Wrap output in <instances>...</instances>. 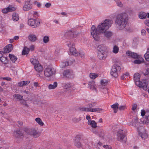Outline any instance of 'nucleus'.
Segmentation results:
<instances>
[{
  "label": "nucleus",
  "instance_id": "nucleus-15",
  "mask_svg": "<svg viewBox=\"0 0 149 149\" xmlns=\"http://www.w3.org/2000/svg\"><path fill=\"white\" fill-rule=\"evenodd\" d=\"M28 23L29 25L33 28H35L37 26V24L36 23L35 19L31 18L28 19Z\"/></svg>",
  "mask_w": 149,
  "mask_h": 149
},
{
  "label": "nucleus",
  "instance_id": "nucleus-20",
  "mask_svg": "<svg viewBox=\"0 0 149 149\" xmlns=\"http://www.w3.org/2000/svg\"><path fill=\"white\" fill-rule=\"evenodd\" d=\"M30 82L29 81H22L18 82L17 86L19 87H22L24 86H26Z\"/></svg>",
  "mask_w": 149,
  "mask_h": 149
},
{
  "label": "nucleus",
  "instance_id": "nucleus-23",
  "mask_svg": "<svg viewBox=\"0 0 149 149\" xmlns=\"http://www.w3.org/2000/svg\"><path fill=\"white\" fill-rule=\"evenodd\" d=\"M118 103H116L111 106V107L113 109L114 113H117L118 108Z\"/></svg>",
  "mask_w": 149,
  "mask_h": 149
},
{
  "label": "nucleus",
  "instance_id": "nucleus-45",
  "mask_svg": "<svg viewBox=\"0 0 149 149\" xmlns=\"http://www.w3.org/2000/svg\"><path fill=\"white\" fill-rule=\"evenodd\" d=\"M101 91L104 93L106 94L108 92V89L105 87H102L101 86L100 87Z\"/></svg>",
  "mask_w": 149,
  "mask_h": 149
},
{
  "label": "nucleus",
  "instance_id": "nucleus-54",
  "mask_svg": "<svg viewBox=\"0 0 149 149\" xmlns=\"http://www.w3.org/2000/svg\"><path fill=\"white\" fill-rule=\"evenodd\" d=\"M3 80H6L8 81H11L12 80V79L9 77H2V81Z\"/></svg>",
  "mask_w": 149,
  "mask_h": 149
},
{
  "label": "nucleus",
  "instance_id": "nucleus-17",
  "mask_svg": "<svg viewBox=\"0 0 149 149\" xmlns=\"http://www.w3.org/2000/svg\"><path fill=\"white\" fill-rule=\"evenodd\" d=\"M140 121L146 125H149V112H147L145 119L143 120V118H141L140 119Z\"/></svg>",
  "mask_w": 149,
  "mask_h": 149
},
{
  "label": "nucleus",
  "instance_id": "nucleus-43",
  "mask_svg": "<svg viewBox=\"0 0 149 149\" xmlns=\"http://www.w3.org/2000/svg\"><path fill=\"white\" fill-rule=\"evenodd\" d=\"M146 60L148 61H149V48L147 49L146 52L144 55Z\"/></svg>",
  "mask_w": 149,
  "mask_h": 149
},
{
  "label": "nucleus",
  "instance_id": "nucleus-62",
  "mask_svg": "<svg viewBox=\"0 0 149 149\" xmlns=\"http://www.w3.org/2000/svg\"><path fill=\"white\" fill-rule=\"evenodd\" d=\"M126 53L128 56L131 57L132 55V52L130 51H127L126 52Z\"/></svg>",
  "mask_w": 149,
  "mask_h": 149
},
{
  "label": "nucleus",
  "instance_id": "nucleus-18",
  "mask_svg": "<svg viewBox=\"0 0 149 149\" xmlns=\"http://www.w3.org/2000/svg\"><path fill=\"white\" fill-rule=\"evenodd\" d=\"M28 38L29 41L32 42H36L37 39V38L36 35L33 34H29L28 37Z\"/></svg>",
  "mask_w": 149,
  "mask_h": 149
},
{
  "label": "nucleus",
  "instance_id": "nucleus-34",
  "mask_svg": "<svg viewBox=\"0 0 149 149\" xmlns=\"http://www.w3.org/2000/svg\"><path fill=\"white\" fill-rule=\"evenodd\" d=\"M30 62L32 64L34 65V66H35V65H37L39 63V62L38 60L33 58H31V59Z\"/></svg>",
  "mask_w": 149,
  "mask_h": 149
},
{
  "label": "nucleus",
  "instance_id": "nucleus-31",
  "mask_svg": "<svg viewBox=\"0 0 149 149\" xmlns=\"http://www.w3.org/2000/svg\"><path fill=\"white\" fill-rule=\"evenodd\" d=\"M102 109L97 108H90V112H100L102 110Z\"/></svg>",
  "mask_w": 149,
  "mask_h": 149
},
{
  "label": "nucleus",
  "instance_id": "nucleus-33",
  "mask_svg": "<svg viewBox=\"0 0 149 149\" xmlns=\"http://www.w3.org/2000/svg\"><path fill=\"white\" fill-rule=\"evenodd\" d=\"M147 14L146 13L143 12H141L139 15V17L141 19H144L146 18Z\"/></svg>",
  "mask_w": 149,
  "mask_h": 149
},
{
  "label": "nucleus",
  "instance_id": "nucleus-41",
  "mask_svg": "<svg viewBox=\"0 0 149 149\" xmlns=\"http://www.w3.org/2000/svg\"><path fill=\"white\" fill-rule=\"evenodd\" d=\"M8 9V12H12L15 10L16 8L11 6H9L8 7H7Z\"/></svg>",
  "mask_w": 149,
  "mask_h": 149
},
{
  "label": "nucleus",
  "instance_id": "nucleus-11",
  "mask_svg": "<svg viewBox=\"0 0 149 149\" xmlns=\"http://www.w3.org/2000/svg\"><path fill=\"white\" fill-rule=\"evenodd\" d=\"M28 134L34 138H37L40 136L37 128H32L29 131Z\"/></svg>",
  "mask_w": 149,
  "mask_h": 149
},
{
  "label": "nucleus",
  "instance_id": "nucleus-29",
  "mask_svg": "<svg viewBox=\"0 0 149 149\" xmlns=\"http://www.w3.org/2000/svg\"><path fill=\"white\" fill-rule=\"evenodd\" d=\"M108 83V81L107 80L105 79H102L100 81L101 86L100 87L102 86V87H105Z\"/></svg>",
  "mask_w": 149,
  "mask_h": 149
},
{
  "label": "nucleus",
  "instance_id": "nucleus-63",
  "mask_svg": "<svg viewBox=\"0 0 149 149\" xmlns=\"http://www.w3.org/2000/svg\"><path fill=\"white\" fill-rule=\"evenodd\" d=\"M104 148H106V149H111V146L108 145H104L103 146Z\"/></svg>",
  "mask_w": 149,
  "mask_h": 149
},
{
  "label": "nucleus",
  "instance_id": "nucleus-19",
  "mask_svg": "<svg viewBox=\"0 0 149 149\" xmlns=\"http://www.w3.org/2000/svg\"><path fill=\"white\" fill-rule=\"evenodd\" d=\"M13 49V47L12 44L8 45L4 48V52L6 53H8L10 52Z\"/></svg>",
  "mask_w": 149,
  "mask_h": 149
},
{
  "label": "nucleus",
  "instance_id": "nucleus-40",
  "mask_svg": "<svg viewBox=\"0 0 149 149\" xmlns=\"http://www.w3.org/2000/svg\"><path fill=\"white\" fill-rule=\"evenodd\" d=\"M14 97L16 98L17 100L20 101L22 99L23 96L21 95L17 94H15L13 95Z\"/></svg>",
  "mask_w": 149,
  "mask_h": 149
},
{
  "label": "nucleus",
  "instance_id": "nucleus-60",
  "mask_svg": "<svg viewBox=\"0 0 149 149\" xmlns=\"http://www.w3.org/2000/svg\"><path fill=\"white\" fill-rule=\"evenodd\" d=\"M103 48L102 45H99L97 47V49L99 50V51H103Z\"/></svg>",
  "mask_w": 149,
  "mask_h": 149
},
{
  "label": "nucleus",
  "instance_id": "nucleus-30",
  "mask_svg": "<svg viewBox=\"0 0 149 149\" xmlns=\"http://www.w3.org/2000/svg\"><path fill=\"white\" fill-rule=\"evenodd\" d=\"M31 14H33V17L36 19L38 17V13L37 12H34L33 11H31L29 12V14L31 15Z\"/></svg>",
  "mask_w": 149,
  "mask_h": 149
},
{
  "label": "nucleus",
  "instance_id": "nucleus-46",
  "mask_svg": "<svg viewBox=\"0 0 149 149\" xmlns=\"http://www.w3.org/2000/svg\"><path fill=\"white\" fill-rule=\"evenodd\" d=\"M147 112H149V109H147L146 111H145L144 110H142L141 111V115L142 116H143L145 115V116L146 115Z\"/></svg>",
  "mask_w": 149,
  "mask_h": 149
},
{
  "label": "nucleus",
  "instance_id": "nucleus-27",
  "mask_svg": "<svg viewBox=\"0 0 149 149\" xmlns=\"http://www.w3.org/2000/svg\"><path fill=\"white\" fill-rule=\"evenodd\" d=\"M42 40L44 43L47 44L49 41V36L47 35L44 36L43 37Z\"/></svg>",
  "mask_w": 149,
  "mask_h": 149
},
{
  "label": "nucleus",
  "instance_id": "nucleus-32",
  "mask_svg": "<svg viewBox=\"0 0 149 149\" xmlns=\"http://www.w3.org/2000/svg\"><path fill=\"white\" fill-rule=\"evenodd\" d=\"M36 122L40 125L43 126L44 125V123L39 118H37L35 119Z\"/></svg>",
  "mask_w": 149,
  "mask_h": 149
},
{
  "label": "nucleus",
  "instance_id": "nucleus-37",
  "mask_svg": "<svg viewBox=\"0 0 149 149\" xmlns=\"http://www.w3.org/2000/svg\"><path fill=\"white\" fill-rule=\"evenodd\" d=\"M119 48L118 46L116 45L114 46L112 52L113 53L115 54L118 53L119 52Z\"/></svg>",
  "mask_w": 149,
  "mask_h": 149
},
{
  "label": "nucleus",
  "instance_id": "nucleus-3",
  "mask_svg": "<svg viewBox=\"0 0 149 149\" xmlns=\"http://www.w3.org/2000/svg\"><path fill=\"white\" fill-rule=\"evenodd\" d=\"M140 76L138 73H136L134 76V78L136 85L139 87H142L144 90L147 89V84L146 80L142 82L139 80Z\"/></svg>",
  "mask_w": 149,
  "mask_h": 149
},
{
  "label": "nucleus",
  "instance_id": "nucleus-21",
  "mask_svg": "<svg viewBox=\"0 0 149 149\" xmlns=\"http://www.w3.org/2000/svg\"><path fill=\"white\" fill-rule=\"evenodd\" d=\"M79 33V32H72V31H69L66 33L67 35H69L71 37L75 38L77 37V35Z\"/></svg>",
  "mask_w": 149,
  "mask_h": 149
},
{
  "label": "nucleus",
  "instance_id": "nucleus-13",
  "mask_svg": "<svg viewBox=\"0 0 149 149\" xmlns=\"http://www.w3.org/2000/svg\"><path fill=\"white\" fill-rule=\"evenodd\" d=\"M34 68L35 70L39 73V75L40 77H42L43 76L41 75V73L42 72L43 70V68L40 64L39 63L37 65H35Z\"/></svg>",
  "mask_w": 149,
  "mask_h": 149
},
{
  "label": "nucleus",
  "instance_id": "nucleus-53",
  "mask_svg": "<svg viewBox=\"0 0 149 149\" xmlns=\"http://www.w3.org/2000/svg\"><path fill=\"white\" fill-rule=\"evenodd\" d=\"M97 104V103L96 102H93L89 104V108H92L93 107L95 106Z\"/></svg>",
  "mask_w": 149,
  "mask_h": 149
},
{
  "label": "nucleus",
  "instance_id": "nucleus-2",
  "mask_svg": "<svg viewBox=\"0 0 149 149\" xmlns=\"http://www.w3.org/2000/svg\"><path fill=\"white\" fill-rule=\"evenodd\" d=\"M113 22L111 20L106 19L100 24L97 26V29L100 33H103L111 26Z\"/></svg>",
  "mask_w": 149,
  "mask_h": 149
},
{
  "label": "nucleus",
  "instance_id": "nucleus-9",
  "mask_svg": "<svg viewBox=\"0 0 149 149\" xmlns=\"http://www.w3.org/2000/svg\"><path fill=\"white\" fill-rule=\"evenodd\" d=\"M117 139L118 141L125 142L126 139L123 130H119L117 133Z\"/></svg>",
  "mask_w": 149,
  "mask_h": 149
},
{
  "label": "nucleus",
  "instance_id": "nucleus-1",
  "mask_svg": "<svg viewBox=\"0 0 149 149\" xmlns=\"http://www.w3.org/2000/svg\"><path fill=\"white\" fill-rule=\"evenodd\" d=\"M128 20V16L126 13L118 14L116 17L115 23L119 30L123 29L126 26Z\"/></svg>",
  "mask_w": 149,
  "mask_h": 149
},
{
  "label": "nucleus",
  "instance_id": "nucleus-26",
  "mask_svg": "<svg viewBox=\"0 0 149 149\" xmlns=\"http://www.w3.org/2000/svg\"><path fill=\"white\" fill-rule=\"evenodd\" d=\"M14 135L16 138H19L20 136L23 135L22 134L21 132L19 130H17L14 132Z\"/></svg>",
  "mask_w": 149,
  "mask_h": 149
},
{
  "label": "nucleus",
  "instance_id": "nucleus-24",
  "mask_svg": "<svg viewBox=\"0 0 149 149\" xmlns=\"http://www.w3.org/2000/svg\"><path fill=\"white\" fill-rule=\"evenodd\" d=\"M104 33V36L107 38H109L113 35L111 31H106Z\"/></svg>",
  "mask_w": 149,
  "mask_h": 149
},
{
  "label": "nucleus",
  "instance_id": "nucleus-7",
  "mask_svg": "<svg viewBox=\"0 0 149 149\" xmlns=\"http://www.w3.org/2000/svg\"><path fill=\"white\" fill-rule=\"evenodd\" d=\"M138 130L139 135L141 138L145 139L148 137V134L146 130L143 126L138 128Z\"/></svg>",
  "mask_w": 149,
  "mask_h": 149
},
{
  "label": "nucleus",
  "instance_id": "nucleus-25",
  "mask_svg": "<svg viewBox=\"0 0 149 149\" xmlns=\"http://www.w3.org/2000/svg\"><path fill=\"white\" fill-rule=\"evenodd\" d=\"M57 83L56 82H54L53 84H50L48 86L49 89H54L57 86Z\"/></svg>",
  "mask_w": 149,
  "mask_h": 149
},
{
  "label": "nucleus",
  "instance_id": "nucleus-48",
  "mask_svg": "<svg viewBox=\"0 0 149 149\" xmlns=\"http://www.w3.org/2000/svg\"><path fill=\"white\" fill-rule=\"evenodd\" d=\"M78 54L77 56H80L82 58H84V57L85 54L82 51H80L79 52H78Z\"/></svg>",
  "mask_w": 149,
  "mask_h": 149
},
{
  "label": "nucleus",
  "instance_id": "nucleus-44",
  "mask_svg": "<svg viewBox=\"0 0 149 149\" xmlns=\"http://www.w3.org/2000/svg\"><path fill=\"white\" fill-rule=\"evenodd\" d=\"M89 76L91 79H95L98 76V74L94 73H91Z\"/></svg>",
  "mask_w": 149,
  "mask_h": 149
},
{
  "label": "nucleus",
  "instance_id": "nucleus-50",
  "mask_svg": "<svg viewBox=\"0 0 149 149\" xmlns=\"http://www.w3.org/2000/svg\"><path fill=\"white\" fill-rule=\"evenodd\" d=\"M138 43V41L137 39L134 38L133 41L132 45L134 46H136Z\"/></svg>",
  "mask_w": 149,
  "mask_h": 149
},
{
  "label": "nucleus",
  "instance_id": "nucleus-38",
  "mask_svg": "<svg viewBox=\"0 0 149 149\" xmlns=\"http://www.w3.org/2000/svg\"><path fill=\"white\" fill-rule=\"evenodd\" d=\"M9 56L10 60L13 62H15L17 59V57L14 55L10 54H9Z\"/></svg>",
  "mask_w": 149,
  "mask_h": 149
},
{
  "label": "nucleus",
  "instance_id": "nucleus-52",
  "mask_svg": "<svg viewBox=\"0 0 149 149\" xmlns=\"http://www.w3.org/2000/svg\"><path fill=\"white\" fill-rule=\"evenodd\" d=\"M138 55L136 53L132 52V55L131 58H136L138 57Z\"/></svg>",
  "mask_w": 149,
  "mask_h": 149
},
{
  "label": "nucleus",
  "instance_id": "nucleus-22",
  "mask_svg": "<svg viewBox=\"0 0 149 149\" xmlns=\"http://www.w3.org/2000/svg\"><path fill=\"white\" fill-rule=\"evenodd\" d=\"M75 145L77 147H80L81 146V143L79 142V139L77 137H76L74 141Z\"/></svg>",
  "mask_w": 149,
  "mask_h": 149
},
{
  "label": "nucleus",
  "instance_id": "nucleus-39",
  "mask_svg": "<svg viewBox=\"0 0 149 149\" xmlns=\"http://www.w3.org/2000/svg\"><path fill=\"white\" fill-rule=\"evenodd\" d=\"M30 51V49L29 48H27L24 47L22 52V54L25 55L28 54Z\"/></svg>",
  "mask_w": 149,
  "mask_h": 149
},
{
  "label": "nucleus",
  "instance_id": "nucleus-58",
  "mask_svg": "<svg viewBox=\"0 0 149 149\" xmlns=\"http://www.w3.org/2000/svg\"><path fill=\"white\" fill-rule=\"evenodd\" d=\"M1 11H2V12L3 13H4V14L7 13H8V9L7 8L3 9Z\"/></svg>",
  "mask_w": 149,
  "mask_h": 149
},
{
  "label": "nucleus",
  "instance_id": "nucleus-59",
  "mask_svg": "<svg viewBox=\"0 0 149 149\" xmlns=\"http://www.w3.org/2000/svg\"><path fill=\"white\" fill-rule=\"evenodd\" d=\"M134 63L135 64H139L141 63H142V62L141 61L139 60H136L134 61Z\"/></svg>",
  "mask_w": 149,
  "mask_h": 149
},
{
  "label": "nucleus",
  "instance_id": "nucleus-36",
  "mask_svg": "<svg viewBox=\"0 0 149 149\" xmlns=\"http://www.w3.org/2000/svg\"><path fill=\"white\" fill-rule=\"evenodd\" d=\"M88 124L90 125L91 127L93 128H95L97 127V123L94 120H91Z\"/></svg>",
  "mask_w": 149,
  "mask_h": 149
},
{
  "label": "nucleus",
  "instance_id": "nucleus-51",
  "mask_svg": "<svg viewBox=\"0 0 149 149\" xmlns=\"http://www.w3.org/2000/svg\"><path fill=\"white\" fill-rule=\"evenodd\" d=\"M71 87V85L70 84H67L65 86V89H67V90H70Z\"/></svg>",
  "mask_w": 149,
  "mask_h": 149
},
{
  "label": "nucleus",
  "instance_id": "nucleus-5",
  "mask_svg": "<svg viewBox=\"0 0 149 149\" xmlns=\"http://www.w3.org/2000/svg\"><path fill=\"white\" fill-rule=\"evenodd\" d=\"M121 69L120 65L117 64H115L112 67L110 72L111 75L113 77H117L118 76V72L120 71Z\"/></svg>",
  "mask_w": 149,
  "mask_h": 149
},
{
  "label": "nucleus",
  "instance_id": "nucleus-12",
  "mask_svg": "<svg viewBox=\"0 0 149 149\" xmlns=\"http://www.w3.org/2000/svg\"><path fill=\"white\" fill-rule=\"evenodd\" d=\"M64 77L67 78H72L74 77V74L72 70H68L64 71L63 73Z\"/></svg>",
  "mask_w": 149,
  "mask_h": 149
},
{
  "label": "nucleus",
  "instance_id": "nucleus-42",
  "mask_svg": "<svg viewBox=\"0 0 149 149\" xmlns=\"http://www.w3.org/2000/svg\"><path fill=\"white\" fill-rule=\"evenodd\" d=\"M116 4L117 5L120 7L123 6V5L122 3L120 0H114Z\"/></svg>",
  "mask_w": 149,
  "mask_h": 149
},
{
  "label": "nucleus",
  "instance_id": "nucleus-4",
  "mask_svg": "<svg viewBox=\"0 0 149 149\" xmlns=\"http://www.w3.org/2000/svg\"><path fill=\"white\" fill-rule=\"evenodd\" d=\"M91 35L95 40L98 41L100 40L99 35L100 33L98 32L97 27L96 28L94 25H93L91 28Z\"/></svg>",
  "mask_w": 149,
  "mask_h": 149
},
{
  "label": "nucleus",
  "instance_id": "nucleus-35",
  "mask_svg": "<svg viewBox=\"0 0 149 149\" xmlns=\"http://www.w3.org/2000/svg\"><path fill=\"white\" fill-rule=\"evenodd\" d=\"M138 119L136 118L132 122V125L135 127L137 126L139 124L138 123Z\"/></svg>",
  "mask_w": 149,
  "mask_h": 149
},
{
  "label": "nucleus",
  "instance_id": "nucleus-28",
  "mask_svg": "<svg viewBox=\"0 0 149 149\" xmlns=\"http://www.w3.org/2000/svg\"><path fill=\"white\" fill-rule=\"evenodd\" d=\"M13 20L14 21H18L19 19V16L18 14L16 13H14L12 15Z\"/></svg>",
  "mask_w": 149,
  "mask_h": 149
},
{
  "label": "nucleus",
  "instance_id": "nucleus-56",
  "mask_svg": "<svg viewBox=\"0 0 149 149\" xmlns=\"http://www.w3.org/2000/svg\"><path fill=\"white\" fill-rule=\"evenodd\" d=\"M35 5H37L38 7H40L41 6V5L40 3L39 2H38L36 1H34L33 3Z\"/></svg>",
  "mask_w": 149,
  "mask_h": 149
},
{
  "label": "nucleus",
  "instance_id": "nucleus-6",
  "mask_svg": "<svg viewBox=\"0 0 149 149\" xmlns=\"http://www.w3.org/2000/svg\"><path fill=\"white\" fill-rule=\"evenodd\" d=\"M44 72L45 76L49 77L55 73V71L54 68L48 66L45 69Z\"/></svg>",
  "mask_w": 149,
  "mask_h": 149
},
{
  "label": "nucleus",
  "instance_id": "nucleus-14",
  "mask_svg": "<svg viewBox=\"0 0 149 149\" xmlns=\"http://www.w3.org/2000/svg\"><path fill=\"white\" fill-rule=\"evenodd\" d=\"M97 56L100 59L104 60L106 58L107 55L104 51H100L98 52Z\"/></svg>",
  "mask_w": 149,
  "mask_h": 149
},
{
  "label": "nucleus",
  "instance_id": "nucleus-47",
  "mask_svg": "<svg viewBox=\"0 0 149 149\" xmlns=\"http://www.w3.org/2000/svg\"><path fill=\"white\" fill-rule=\"evenodd\" d=\"M0 60L3 63L6 64L7 62V60L6 57H2Z\"/></svg>",
  "mask_w": 149,
  "mask_h": 149
},
{
  "label": "nucleus",
  "instance_id": "nucleus-49",
  "mask_svg": "<svg viewBox=\"0 0 149 149\" xmlns=\"http://www.w3.org/2000/svg\"><path fill=\"white\" fill-rule=\"evenodd\" d=\"M81 110L87 112H90V108L89 107H83L81 108Z\"/></svg>",
  "mask_w": 149,
  "mask_h": 149
},
{
  "label": "nucleus",
  "instance_id": "nucleus-16",
  "mask_svg": "<svg viewBox=\"0 0 149 149\" xmlns=\"http://www.w3.org/2000/svg\"><path fill=\"white\" fill-rule=\"evenodd\" d=\"M88 85L89 86L88 87L90 89L92 90L95 91L96 92H97L96 88V85L95 84L94 81H90L88 83Z\"/></svg>",
  "mask_w": 149,
  "mask_h": 149
},
{
  "label": "nucleus",
  "instance_id": "nucleus-61",
  "mask_svg": "<svg viewBox=\"0 0 149 149\" xmlns=\"http://www.w3.org/2000/svg\"><path fill=\"white\" fill-rule=\"evenodd\" d=\"M60 49L59 47H57L56 48L55 50V54H57L58 53H59L60 52Z\"/></svg>",
  "mask_w": 149,
  "mask_h": 149
},
{
  "label": "nucleus",
  "instance_id": "nucleus-55",
  "mask_svg": "<svg viewBox=\"0 0 149 149\" xmlns=\"http://www.w3.org/2000/svg\"><path fill=\"white\" fill-rule=\"evenodd\" d=\"M61 64L62 65V67L69 65L68 61L65 62V63H62Z\"/></svg>",
  "mask_w": 149,
  "mask_h": 149
},
{
  "label": "nucleus",
  "instance_id": "nucleus-8",
  "mask_svg": "<svg viewBox=\"0 0 149 149\" xmlns=\"http://www.w3.org/2000/svg\"><path fill=\"white\" fill-rule=\"evenodd\" d=\"M67 45L69 47V54L70 55H73L75 56L78 54V53L74 47V45L72 42H69Z\"/></svg>",
  "mask_w": 149,
  "mask_h": 149
},
{
  "label": "nucleus",
  "instance_id": "nucleus-64",
  "mask_svg": "<svg viewBox=\"0 0 149 149\" xmlns=\"http://www.w3.org/2000/svg\"><path fill=\"white\" fill-rule=\"evenodd\" d=\"M145 23L146 25L149 27V19L145 21Z\"/></svg>",
  "mask_w": 149,
  "mask_h": 149
},
{
  "label": "nucleus",
  "instance_id": "nucleus-10",
  "mask_svg": "<svg viewBox=\"0 0 149 149\" xmlns=\"http://www.w3.org/2000/svg\"><path fill=\"white\" fill-rule=\"evenodd\" d=\"M32 3L31 0H27L24 5L23 10L24 11H28L32 8Z\"/></svg>",
  "mask_w": 149,
  "mask_h": 149
},
{
  "label": "nucleus",
  "instance_id": "nucleus-57",
  "mask_svg": "<svg viewBox=\"0 0 149 149\" xmlns=\"http://www.w3.org/2000/svg\"><path fill=\"white\" fill-rule=\"evenodd\" d=\"M126 108V107L125 106H122L118 107V109L120 110V111H123Z\"/></svg>",
  "mask_w": 149,
  "mask_h": 149
}]
</instances>
